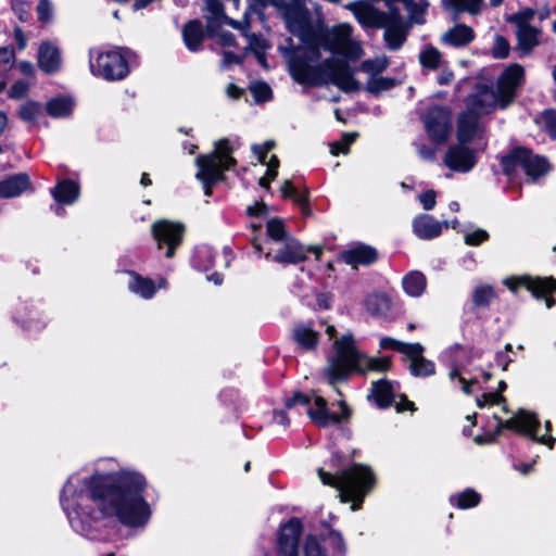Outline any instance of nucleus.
Segmentation results:
<instances>
[{
    "mask_svg": "<svg viewBox=\"0 0 556 556\" xmlns=\"http://www.w3.org/2000/svg\"><path fill=\"white\" fill-rule=\"evenodd\" d=\"M303 525L299 518H291L281 525L277 539L278 556H299V541Z\"/></svg>",
    "mask_w": 556,
    "mask_h": 556,
    "instance_id": "4468645a",
    "label": "nucleus"
},
{
    "mask_svg": "<svg viewBox=\"0 0 556 556\" xmlns=\"http://www.w3.org/2000/svg\"><path fill=\"white\" fill-rule=\"evenodd\" d=\"M542 119L548 136L556 139V110L548 109L542 113Z\"/></svg>",
    "mask_w": 556,
    "mask_h": 556,
    "instance_id": "603ef678",
    "label": "nucleus"
},
{
    "mask_svg": "<svg viewBox=\"0 0 556 556\" xmlns=\"http://www.w3.org/2000/svg\"><path fill=\"white\" fill-rule=\"evenodd\" d=\"M489 239V233L483 229H477L465 236V242L468 245H479Z\"/></svg>",
    "mask_w": 556,
    "mask_h": 556,
    "instance_id": "052dcab7",
    "label": "nucleus"
},
{
    "mask_svg": "<svg viewBox=\"0 0 556 556\" xmlns=\"http://www.w3.org/2000/svg\"><path fill=\"white\" fill-rule=\"evenodd\" d=\"M378 251L370 245L358 243L341 253V260L357 268L359 265L369 266L378 260Z\"/></svg>",
    "mask_w": 556,
    "mask_h": 556,
    "instance_id": "aec40b11",
    "label": "nucleus"
},
{
    "mask_svg": "<svg viewBox=\"0 0 556 556\" xmlns=\"http://www.w3.org/2000/svg\"><path fill=\"white\" fill-rule=\"evenodd\" d=\"M135 53L128 48L110 50L99 53L96 61H90V68L93 75L106 80H121L128 75V60Z\"/></svg>",
    "mask_w": 556,
    "mask_h": 556,
    "instance_id": "0eeeda50",
    "label": "nucleus"
},
{
    "mask_svg": "<svg viewBox=\"0 0 556 556\" xmlns=\"http://www.w3.org/2000/svg\"><path fill=\"white\" fill-rule=\"evenodd\" d=\"M450 378L451 379H455V378H458L459 382L462 383V390L466 393V394H470L471 393V386H475L478 383V380L476 378H472V379H469L467 380L466 378H464L459 371L458 368H453L451 371H450Z\"/></svg>",
    "mask_w": 556,
    "mask_h": 556,
    "instance_id": "13d9d810",
    "label": "nucleus"
},
{
    "mask_svg": "<svg viewBox=\"0 0 556 556\" xmlns=\"http://www.w3.org/2000/svg\"><path fill=\"white\" fill-rule=\"evenodd\" d=\"M420 64L429 70H437L440 66L441 53L432 47H426L419 54Z\"/></svg>",
    "mask_w": 556,
    "mask_h": 556,
    "instance_id": "79ce46f5",
    "label": "nucleus"
},
{
    "mask_svg": "<svg viewBox=\"0 0 556 556\" xmlns=\"http://www.w3.org/2000/svg\"><path fill=\"white\" fill-rule=\"evenodd\" d=\"M353 26L349 23H340L329 28L323 17H318L316 23H311V28L301 35H352Z\"/></svg>",
    "mask_w": 556,
    "mask_h": 556,
    "instance_id": "7c9ffc66",
    "label": "nucleus"
},
{
    "mask_svg": "<svg viewBox=\"0 0 556 556\" xmlns=\"http://www.w3.org/2000/svg\"><path fill=\"white\" fill-rule=\"evenodd\" d=\"M36 10L40 22L48 23L52 20V5L49 0H39Z\"/></svg>",
    "mask_w": 556,
    "mask_h": 556,
    "instance_id": "6e6d98bb",
    "label": "nucleus"
},
{
    "mask_svg": "<svg viewBox=\"0 0 556 556\" xmlns=\"http://www.w3.org/2000/svg\"><path fill=\"white\" fill-rule=\"evenodd\" d=\"M232 148L227 139H222L216 143V149L206 156L215 155L218 159V170H228L236 166L237 161L231 156Z\"/></svg>",
    "mask_w": 556,
    "mask_h": 556,
    "instance_id": "f704fd0d",
    "label": "nucleus"
},
{
    "mask_svg": "<svg viewBox=\"0 0 556 556\" xmlns=\"http://www.w3.org/2000/svg\"><path fill=\"white\" fill-rule=\"evenodd\" d=\"M357 134H344L342 136V141L344 142V148L339 149V143H332L330 146V151L333 155H338L339 153H348L350 146L355 141Z\"/></svg>",
    "mask_w": 556,
    "mask_h": 556,
    "instance_id": "bf43d9fd",
    "label": "nucleus"
},
{
    "mask_svg": "<svg viewBox=\"0 0 556 556\" xmlns=\"http://www.w3.org/2000/svg\"><path fill=\"white\" fill-rule=\"evenodd\" d=\"M267 235L275 241H286L287 238H292L288 236L285 229V224L280 218H270L266 224Z\"/></svg>",
    "mask_w": 556,
    "mask_h": 556,
    "instance_id": "c03bdc74",
    "label": "nucleus"
},
{
    "mask_svg": "<svg viewBox=\"0 0 556 556\" xmlns=\"http://www.w3.org/2000/svg\"><path fill=\"white\" fill-rule=\"evenodd\" d=\"M128 274L131 276L128 288L131 292L141 295L144 299H151L155 292L156 287L151 278L142 277L138 273L130 270Z\"/></svg>",
    "mask_w": 556,
    "mask_h": 556,
    "instance_id": "2f4dec72",
    "label": "nucleus"
},
{
    "mask_svg": "<svg viewBox=\"0 0 556 556\" xmlns=\"http://www.w3.org/2000/svg\"><path fill=\"white\" fill-rule=\"evenodd\" d=\"M419 349L420 350L416 354L415 353L406 354L410 359V365H409L410 372H412V375H414L416 377L431 376L435 371L434 364L431 361H429L422 356L425 349L420 343H419Z\"/></svg>",
    "mask_w": 556,
    "mask_h": 556,
    "instance_id": "c756f323",
    "label": "nucleus"
},
{
    "mask_svg": "<svg viewBox=\"0 0 556 556\" xmlns=\"http://www.w3.org/2000/svg\"><path fill=\"white\" fill-rule=\"evenodd\" d=\"M318 476L324 484L339 491L341 502H352V510L361 508L365 496L372 490L376 482L371 469L362 464H354L338 475H331L319 468Z\"/></svg>",
    "mask_w": 556,
    "mask_h": 556,
    "instance_id": "39448f33",
    "label": "nucleus"
},
{
    "mask_svg": "<svg viewBox=\"0 0 556 556\" xmlns=\"http://www.w3.org/2000/svg\"><path fill=\"white\" fill-rule=\"evenodd\" d=\"M525 80V70L519 64L509 65L498 77L496 90L483 84H478L468 97V109L475 110L479 115L489 114L507 108L514 102L517 89Z\"/></svg>",
    "mask_w": 556,
    "mask_h": 556,
    "instance_id": "7ed1b4c3",
    "label": "nucleus"
},
{
    "mask_svg": "<svg viewBox=\"0 0 556 556\" xmlns=\"http://www.w3.org/2000/svg\"><path fill=\"white\" fill-rule=\"evenodd\" d=\"M327 541L329 546L339 555L343 556L345 554L346 547L340 532L330 530L327 536Z\"/></svg>",
    "mask_w": 556,
    "mask_h": 556,
    "instance_id": "3c124183",
    "label": "nucleus"
},
{
    "mask_svg": "<svg viewBox=\"0 0 556 556\" xmlns=\"http://www.w3.org/2000/svg\"><path fill=\"white\" fill-rule=\"evenodd\" d=\"M424 124L428 136L438 144L444 143L451 132V111L446 106L430 108L424 116Z\"/></svg>",
    "mask_w": 556,
    "mask_h": 556,
    "instance_id": "9b49d317",
    "label": "nucleus"
},
{
    "mask_svg": "<svg viewBox=\"0 0 556 556\" xmlns=\"http://www.w3.org/2000/svg\"><path fill=\"white\" fill-rule=\"evenodd\" d=\"M396 79L391 77L374 76L368 79L364 89L372 94L379 96L383 91H388L396 86Z\"/></svg>",
    "mask_w": 556,
    "mask_h": 556,
    "instance_id": "e433bc0d",
    "label": "nucleus"
},
{
    "mask_svg": "<svg viewBox=\"0 0 556 556\" xmlns=\"http://www.w3.org/2000/svg\"><path fill=\"white\" fill-rule=\"evenodd\" d=\"M306 260V250L293 237L283 241V247L274 255L273 261L280 264H298Z\"/></svg>",
    "mask_w": 556,
    "mask_h": 556,
    "instance_id": "5701e85b",
    "label": "nucleus"
},
{
    "mask_svg": "<svg viewBox=\"0 0 556 556\" xmlns=\"http://www.w3.org/2000/svg\"><path fill=\"white\" fill-rule=\"evenodd\" d=\"M402 285L408 295L420 296L427 287V279L421 271L413 270L404 276Z\"/></svg>",
    "mask_w": 556,
    "mask_h": 556,
    "instance_id": "72a5a7b5",
    "label": "nucleus"
},
{
    "mask_svg": "<svg viewBox=\"0 0 556 556\" xmlns=\"http://www.w3.org/2000/svg\"><path fill=\"white\" fill-rule=\"evenodd\" d=\"M495 296V291L491 286H479L472 294V303L477 307H488Z\"/></svg>",
    "mask_w": 556,
    "mask_h": 556,
    "instance_id": "37998d69",
    "label": "nucleus"
},
{
    "mask_svg": "<svg viewBox=\"0 0 556 556\" xmlns=\"http://www.w3.org/2000/svg\"><path fill=\"white\" fill-rule=\"evenodd\" d=\"M47 113L52 117H64L71 114L73 101L68 98H54L47 103Z\"/></svg>",
    "mask_w": 556,
    "mask_h": 556,
    "instance_id": "4c0bfd02",
    "label": "nucleus"
},
{
    "mask_svg": "<svg viewBox=\"0 0 556 556\" xmlns=\"http://www.w3.org/2000/svg\"><path fill=\"white\" fill-rule=\"evenodd\" d=\"M218 159L213 156H198L197 165L200 167L197 178L204 185L205 195L212 194V187L224 179V174L218 170Z\"/></svg>",
    "mask_w": 556,
    "mask_h": 556,
    "instance_id": "a211bd4d",
    "label": "nucleus"
},
{
    "mask_svg": "<svg viewBox=\"0 0 556 556\" xmlns=\"http://www.w3.org/2000/svg\"><path fill=\"white\" fill-rule=\"evenodd\" d=\"M497 420V427L502 430L503 428L509 430H517L527 433L535 442L547 444L551 448L554 446L555 439L553 437H538L536 431L540 427V421L534 414H531L525 409H520L514 417L503 421L500 417L495 416Z\"/></svg>",
    "mask_w": 556,
    "mask_h": 556,
    "instance_id": "9d476101",
    "label": "nucleus"
},
{
    "mask_svg": "<svg viewBox=\"0 0 556 556\" xmlns=\"http://www.w3.org/2000/svg\"><path fill=\"white\" fill-rule=\"evenodd\" d=\"M540 43L538 37H518V43L516 46V51L519 53V56L528 55L534 47Z\"/></svg>",
    "mask_w": 556,
    "mask_h": 556,
    "instance_id": "de8ad7c7",
    "label": "nucleus"
},
{
    "mask_svg": "<svg viewBox=\"0 0 556 556\" xmlns=\"http://www.w3.org/2000/svg\"><path fill=\"white\" fill-rule=\"evenodd\" d=\"M536 10L525 8L507 17V22L516 26L515 35H542V28L531 25Z\"/></svg>",
    "mask_w": 556,
    "mask_h": 556,
    "instance_id": "393cba45",
    "label": "nucleus"
},
{
    "mask_svg": "<svg viewBox=\"0 0 556 556\" xmlns=\"http://www.w3.org/2000/svg\"><path fill=\"white\" fill-rule=\"evenodd\" d=\"M79 185L72 179H63L59 181L51 194L53 199L60 204H73L79 197Z\"/></svg>",
    "mask_w": 556,
    "mask_h": 556,
    "instance_id": "a878e982",
    "label": "nucleus"
},
{
    "mask_svg": "<svg viewBox=\"0 0 556 556\" xmlns=\"http://www.w3.org/2000/svg\"><path fill=\"white\" fill-rule=\"evenodd\" d=\"M31 188L28 174L18 173L0 180V198L9 199L21 195Z\"/></svg>",
    "mask_w": 556,
    "mask_h": 556,
    "instance_id": "b1692460",
    "label": "nucleus"
},
{
    "mask_svg": "<svg viewBox=\"0 0 556 556\" xmlns=\"http://www.w3.org/2000/svg\"><path fill=\"white\" fill-rule=\"evenodd\" d=\"M206 7L212 14L207 18V35H232L230 31H222V21L226 17L225 8L219 0H206Z\"/></svg>",
    "mask_w": 556,
    "mask_h": 556,
    "instance_id": "c85d7f7f",
    "label": "nucleus"
},
{
    "mask_svg": "<svg viewBox=\"0 0 556 556\" xmlns=\"http://www.w3.org/2000/svg\"><path fill=\"white\" fill-rule=\"evenodd\" d=\"M39 112H40L39 103H37L35 101H28L21 106L18 115L25 122H33L36 119Z\"/></svg>",
    "mask_w": 556,
    "mask_h": 556,
    "instance_id": "49530a36",
    "label": "nucleus"
},
{
    "mask_svg": "<svg viewBox=\"0 0 556 556\" xmlns=\"http://www.w3.org/2000/svg\"><path fill=\"white\" fill-rule=\"evenodd\" d=\"M443 227L448 228V223H440L431 215H420L413 222V230L415 235L424 240H430L442 233Z\"/></svg>",
    "mask_w": 556,
    "mask_h": 556,
    "instance_id": "4be33fe9",
    "label": "nucleus"
},
{
    "mask_svg": "<svg viewBox=\"0 0 556 556\" xmlns=\"http://www.w3.org/2000/svg\"><path fill=\"white\" fill-rule=\"evenodd\" d=\"M346 8L353 12L364 29H384L383 35H397L392 26L399 18L392 7L389 12H384L366 1H354Z\"/></svg>",
    "mask_w": 556,
    "mask_h": 556,
    "instance_id": "6e6552de",
    "label": "nucleus"
},
{
    "mask_svg": "<svg viewBox=\"0 0 556 556\" xmlns=\"http://www.w3.org/2000/svg\"><path fill=\"white\" fill-rule=\"evenodd\" d=\"M437 193L433 190H428L419 195V201L426 211H430L435 206Z\"/></svg>",
    "mask_w": 556,
    "mask_h": 556,
    "instance_id": "e2e57ef3",
    "label": "nucleus"
},
{
    "mask_svg": "<svg viewBox=\"0 0 556 556\" xmlns=\"http://www.w3.org/2000/svg\"><path fill=\"white\" fill-rule=\"evenodd\" d=\"M294 46L288 37L287 46L280 47L288 58L293 79L305 86L334 85L345 93L358 92L359 81L348 61L361 59L364 51L352 37H299Z\"/></svg>",
    "mask_w": 556,
    "mask_h": 556,
    "instance_id": "f257e3e1",
    "label": "nucleus"
},
{
    "mask_svg": "<svg viewBox=\"0 0 556 556\" xmlns=\"http://www.w3.org/2000/svg\"><path fill=\"white\" fill-rule=\"evenodd\" d=\"M207 30H203V25L199 20H190L184 26L181 35H207Z\"/></svg>",
    "mask_w": 556,
    "mask_h": 556,
    "instance_id": "680f3d73",
    "label": "nucleus"
},
{
    "mask_svg": "<svg viewBox=\"0 0 556 556\" xmlns=\"http://www.w3.org/2000/svg\"><path fill=\"white\" fill-rule=\"evenodd\" d=\"M37 61L38 67L43 73H58L62 66L61 51L51 41H42L38 48Z\"/></svg>",
    "mask_w": 556,
    "mask_h": 556,
    "instance_id": "412c9836",
    "label": "nucleus"
},
{
    "mask_svg": "<svg viewBox=\"0 0 556 556\" xmlns=\"http://www.w3.org/2000/svg\"><path fill=\"white\" fill-rule=\"evenodd\" d=\"M309 404L311 397L301 391H295L291 397H288L285 401V405L289 409L296 405L308 406Z\"/></svg>",
    "mask_w": 556,
    "mask_h": 556,
    "instance_id": "864d4df0",
    "label": "nucleus"
},
{
    "mask_svg": "<svg viewBox=\"0 0 556 556\" xmlns=\"http://www.w3.org/2000/svg\"><path fill=\"white\" fill-rule=\"evenodd\" d=\"M184 231L185 227L181 224L168 220L157 222L152 227L153 237L157 241L159 249H162L163 245L167 247L165 256L168 258L175 255L177 247L182 241Z\"/></svg>",
    "mask_w": 556,
    "mask_h": 556,
    "instance_id": "ddd939ff",
    "label": "nucleus"
},
{
    "mask_svg": "<svg viewBox=\"0 0 556 556\" xmlns=\"http://www.w3.org/2000/svg\"><path fill=\"white\" fill-rule=\"evenodd\" d=\"M341 413H331L328 408V403L323 396H315L314 406H309L307 415L312 422L319 428H327L329 426L339 425L343 421H348L351 417V408L345 401L341 400L338 402Z\"/></svg>",
    "mask_w": 556,
    "mask_h": 556,
    "instance_id": "1a4fd4ad",
    "label": "nucleus"
},
{
    "mask_svg": "<svg viewBox=\"0 0 556 556\" xmlns=\"http://www.w3.org/2000/svg\"><path fill=\"white\" fill-rule=\"evenodd\" d=\"M365 307L375 317L387 316L391 308V300L384 293L370 294L365 300Z\"/></svg>",
    "mask_w": 556,
    "mask_h": 556,
    "instance_id": "473e14b6",
    "label": "nucleus"
},
{
    "mask_svg": "<svg viewBox=\"0 0 556 556\" xmlns=\"http://www.w3.org/2000/svg\"><path fill=\"white\" fill-rule=\"evenodd\" d=\"M249 38V45L248 48L251 49L258 63L265 67L268 68L266 56H265V50L269 48V43L265 37H248Z\"/></svg>",
    "mask_w": 556,
    "mask_h": 556,
    "instance_id": "a19ab883",
    "label": "nucleus"
},
{
    "mask_svg": "<svg viewBox=\"0 0 556 556\" xmlns=\"http://www.w3.org/2000/svg\"><path fill=\"white\" fill-rule=\"evenodd\" d=\"M368 399H372L379 408L390 407L394 403V393L391 382L386 379L372 382Z\"/></svg>",
    "mask_w": 556,
    "mask_h": 556,
    "instance_id": "cd10ccee",
    "label": "nucleus"
},
{
    "mask_svg": "<svg viewBox=\"0 0 556 556\" xmlns=\"http://www.w3.org/2000/svg\"><path fill=\"white\" fill-rule=\"evenodd\" d=\"M15 51L10 47L0 48V65H10L14 62Z\"/></svg>",
    "mask_w": 556,
    "mask_h": 556,
    "instance_id": "69168bd1",
    "label": "nucleus"
},
{
    "mask_svg": "<svg viewBox=\"0 0 556 556\" xmlns=\"http://www.w3.org/2000/svg\"><path fill=\"white\" fill-rule=\"evenodd\" d=\"M292 339L303 351H314L319 343V332L299 324L292 330Z\"/></svg>",
    "mask_w": 556,
    "mask_h": 556,
    "instance_id": "bb28decb",
    "label": "nucleus"
},
{
    "mask_svg": "<svg viewBox=\"0 0 556 556\" xmlns=\"http://www.w3.org/2000/svg\"><path fill=\"white\" fill-rule=\"evenodd\" d=\"M501 165L504 174L509 177L515 176L517 168L521 167L526 175L533 180L544 176L549 169L545 157L533 154L530 149L525 147H517L504 155L501 159Z\"/></svg>",
    "mask_w": 556,
    "mask_h": 556,
    "instance_id": "423d86ee",
    "label": "nucleus"
},
{
    "mask_svg": "<svg viewBox=\"0 0 556 556\" xmlns=\"http://www.w3.org/2000/svg\"><path fill=\"white\" fill-rule=\"evenodd\" d=\"M281 194L283 198H291L294 202L301 205L302 213L306 216L311 215V210L307 206L308 203V190L305 189L303 192H298L291 180H286L281 186Z\"/></svg>",
    "mask_w": 556,
    "mask_h": 556,
    "instance_id": "c9c22d12",
    "label": "nucleus"
},
{
    "mask_svg": "<svg viewBox=\"0 0 556 556\" xmlns=\"http://www.w3.org/2000/svg\"><path fill=\"white\" fill-rule=\"evenodd\" d=\"M510 50L509 42L505 37H496L493 46V55L497 59H504L508 56Z\"/></svg>",
    "mask_w": 556,
    "mask_h": 556,
    "instance_id": "4d7b16f0",
    "label": "nucleus"
},
{
    "mask_svg": "<svg viewBox=\"0 0 556 556\" xmlns=\"http://www.w3.org/2000/svg\"><path fill=\"white\" fill-rule=\"evenodd\" d=\"M475 37H443V42L445 45L463 48L468 46Z\"/></svg>",
    "mask_w": 556,
    "mask_h": 556,
    "instance_id": "0e129e2a",
    "label": "nucleus"
},
{
    "mask_svg": "<svg viewBox=\"0 0 556 556\" xmlns=\"http://www.w3.org/2000/svg\"><path fill=\"white\" fill-rule=\"evenodd\" d=\"M28 89L29 86L26 81L17 80L11 86L8 96L11 99L20 100L27 94Z\"/></svg>",
    "mask_w": 556,
    "mask_h": 556,
    "instance_id": "5fc2aeb1",
    "label": "nucleus"
},
{
    "mask_svg": "<svg viewBox=\"0 0 556 556\" xmlns=\"http://www.w3.org/2000/svg\"><path fill=\"white\" fill-rule=\"evenodd\" d=\"M251 92L258 102L268 101L273 96L271 89L266 83H256L252 85Z\"/></svg>",
    "mask_w": 556,
    "mask_h": 556,
    "instance_id": "8fccbe9b",
    "label": "nucleus"
},
{
    "mask_svg": "<svg viewBox=\"0 0 556 556\" xmlns=\"http://www.w3.org/2000/svg\"><path fill=\"white\" fill-rule=\"evenodd\" d=\"M336 354L330 358L326 372L329 383L348 379L353 371L368 370L383 372L391 367V357H366L356 349L352 336H343L334 342Z\"/></svg>",
    "mask_w": 556,
    "mask_h": 556,
    "instance_id": "20e7f679",
    "label": "nucleus"
},
{
    "mask_svg": "<svg viewBox=\"0 0 556 556\" xmlns=\"http://www.w3.org/2000/svg\"><path fill=\"white\" fill-rule=\"evenodd\" d=\"M142 475L131 471L91 476L87 482L91 500L106 517H116L125 526H143L150 508L142 496L146 488Z\"/></svg>",
    "mask_w": 556,
    "mask_h": 556,
    "instance_id": "f03ea898",
    "label": "nucleus"
},
{
    "mask_svg": "<svg viewBox=\"0 0 556 556\" xmlns=\"http://www.w3.org/2000/svg\"><path fill=\"white\" fill-rule=\"evenodd\" d=\"M428 2L418 3L415 0H405L404 8L407 11V18H404L400 9L392 7L397 13L399 21L393 23L392 28L394 33L407 35L413 25H422L426 23V14L428 10Z\"/></svg>",
    "mask_w": 556,
    "mask_h": 556,
    "instance_id": "2eb2a0df",
    "label": "nucleus"
},
{
    "mask_svg": "<svg viewBox=\"0 0 556 556\" xmlns=\"http://www.w3.org/2000/svg\"><path fill=\"white\" fill-rule=\"evenodd\" d=\"M380 346H381V349H384V350L390 349V350L396 351V352L405 354V355L407 353L416 354L420 350L419 343H404V342L397 341V340H395L393 338H389V337L381 339Z\"/></svg>",
    "mask_w": 556,
    "mask_h": 556,
    "instance_id": "ea45409f",
    "label": "nucleus"
},
{
    "mask_svg": "<svg viewBox=\"0 0 556 556\" xmlns=\"http://www.w3.org/2000/svg\"><path fill=\"white\" fill-rule=\"evenodd\" d=\"M389 65V59L386 55H381L363 61L359 68L362 72L370 75V77H374L386 71Z\"/></svg>",
    "mask_w": 556,
    "mask_h": 556,
    "instance_id": "58836bf2",
    "label": "nucleus"
},
{
    "mask_svg": "<svg viewBox=\"0 0 556 556\" xmlns=\"http://www.w3.org/2000/svg\"><path fill=\"white\" fill-rule=\"evenodd\" d=\"M304 554L305 556H326L325 549L314 535H308L305 539Z\"/></svg>",
    "mask_w": 556,
    "mask_h": 556,
    "instance_id": "09e8293b",
    "label": "nucleus"
},
{
    "mask_svg": "<svg viewBox=\"0 0 556 556\" xmlns=\"http://www.w3.org/2000/svg\"><path fill=\"white\" fill-rule=\"evenodd\" d=\"M485 127L480 122V115L475 110L467 109L457 118V140L460 143H470L477 138H482Z\"/></svg>",
    "mask_w": 556,
    "mask_h": 556,
    "instance_id": "dca6fc26",
    "label": "nucleus"
},
{
    "mask_svg": "<svg viewBox=\"0 0 556 556\" xmlns=\"http://www.w3.org/2000/svg\"><path fill=\"white\" fill-rule=\"evenodd\" d=\"M456 501L459 508L467 509L477 506L481 501V496L475 490L467 489L457 495Z\"/></svg>",
    "mask_w": 556,
    "mask_h": 556,
    "instance_id": "a18cd8bd",
    "label": "nucleus"
},
{
    "mask_svg": "<svg viewBox=\"0 0 556 556\" xmlns=\"http://www.w3.org/2000/svg\"><path fill=\"white\" fill-rule=\"evenodd\" d=\"M468 143L451 146L444 156V164L455 172L467 173L477 163L476 151L467 147Z\"/></svg>",
    "mask_w": 556,
    "mask_h": 556,
    "instance_id": "f3484780",
    "label": "nucleus"
},
{
    "mask_svg": "<svg viewBox=\"0 0 556 556\" xmlns=\"http://www.w3.org/2000/svg\"><path fill=\"white\" fill-rule=\"evenodd\" d=\"M500 434H501V429H500V427H496L495 431H493V432H488L482 435L476 437L475 442H477L478 444L493 443L496 441V439Z\"/></svg>",
    "mask_w": 556,
    "mask_h": 556,
    "instance_id": "338daca9",
    "label": "nucleus"
},
{
    "mask_svg": "<svg viewBox=\"0 0 556 556\" xmlns=\"http://www.w3.org/2000/svg\"><path fill=\"white\" fill-rule=\"evenodd\" d=\"M508 288L516 292L518 287H525L536 299H544L548 308H552L556 302L552 296L556 292V279L553 277H522L516 281L507 282Z\"/></svg>",
    "mask_w": 556,
    "mask_h": 556,
    "instance_id": "f8f14e48",
    "label": "nucleus"
},
{
    "mask_svg": "<svg viewBox=\"0 0 556 556\" xmlns=\"http://www.w3.org/2000/svg\"><path fill=\"white\" fill-rule=\"evenodd\" d=\"M204 37H184L185 43L190 51H198L203 46Z\"/></svg>",
    "mask_w": 556,
    "mask_h": 556,
    "instance_id": "774afa93",
    "label": "nucleus"
},
{
    "mask_svg": "<svg viewBox=\"0 0 556 556\" xmlns=\"http://www.w3.org/2000/svg\"><path fill=\"white\" fill-rule=\"evenodd\" d=\"M285 17L292 35L306 33L311 28L312 14L303 3H294L287 7Z\"/></svg>",
    "mask_w": 556,
    "mask_h": 556,
    "instance_id": "6ab92c4d",
    "label": "nucleus"
}]
</instances>
